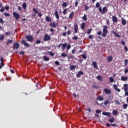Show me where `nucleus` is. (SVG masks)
<instances>
[{
    "mask_svg": "<svg viewBox=\"0 0 128 128\" xmlns=\"http://www.w3.org/2000/svg\"><path fill=\"white\" fill-rule=\"evenodd\" d=\"M78 38L77 36H74L73 38V40H77Z\"/></svg>",
    "mask_w": 128,
    "mask_h": 128,
    "instance_id": "13d9d810",
    "label": "nucleus"
},
{
    "mask_svg": "<svg viewBox=\"0 0 128 128\" xmlns=\"http://www.w3.org/2000/svg\"><path fill=\"white\" fill-rule=\"evenodd\" d=\"M92 66H94V68H96V70H98V64H96V62H92Z\"/></svg>",
    "mask_w": 128,
    "mask_h": 128,
    "instance_id": "1a4fd4ad",
    "label": "nucleus"
},
{
    "mask_svg": "<svg viewBox=\"0 0 128 128\" xmlns=\"http://www.w3.org/2000/svg\"><path fill=\"white\" fill-rule=\"evenodd\" d=\"M4 11V7H2L0 10V12H3Z\"/></svg>",
    "mask_w": 128,
    "mask_h": 128,
    "instance_id": "5fc2aeb1",
    "label": "nucleus"
},
{
    "mask_svg": "<svg viewBox=\"0 0 128 128\" xmlns=\"http://www.w3.org/2000/svg\"><path fill=\"white\" fill-rule=\"evenodd\" d=\"M124 50L126 52H128V47L124 46Z\"/></svg>",
    "mask_w": 128,
    "mask_h": 128,
    "instance_id": "e2e57ef3",
    "label": "nucleus"
},
{
    "mask_svg": "<svg viewBox=\"0 0 128 128\" xmlns=\"http://www.w3.org/2000/svg\"><path fill=\"white\" fill-rule=\"evenodd\" d=\"M112 34H114V36H116L117 38H120V34H118L116 33V32L112 31Z\"/></svg>",
    "mask_w": 128,
    "mask_h": 128,
    "instance_id": "aec40b11",
    "label": "nucleus"
},
{
    "mask_svg": "<svg viewBox=\"0 0 128 128\" xmlns=\"http://www.w3.org/2000/svg\"><path fill=\"white\" fill-rule=\"evenodd\" d=\"M4 40V35L1 34L0 36V40Z\"/></svg>",
    "mask_w": 128,
    "mask_h": 128,
    "instance_id": "cd10ccee",
    "label": "nucleus"
},
{
    "mask_svg": "<svg viewBox=\"0 0 128 128\" xmlns=\"http://www.w3.org/2000/svg\"><path fill=\"white\" fill-rule=\"evenodd\" d=\"M71 48H72V46H70V44L66 46L67 50H70Z\"/></svg>",
    "mask_w": 128,
    "mask_h": 128,
    "instance_id": "ea45409f",
    "label": "nucleus"
},
{
    "mask_svg": "<svg viewBox=\"0 0 128 128\" xmlns=\"http://www.w3.org/2000/svg\"><path fill=\"white\" fill-rule=\"evenodd\" d=\"M112 114H114V116H116V114H118V110H114L112 111Z\"/></svg>",
    "mask_w": 128,
    "mask_h": 128,
    "instance_id": "72a5a7b5",
    "label": "nucleus"
},
{
    "mask_svg": "<svg viewBox=\"0 0 128 128\" xmlns=\"http://www.w3.org/2000/svg\"><path fill=\"white\" fill-rule=\"evenodd\" d=\"M108 120L110 122H114V118L112 117L111 118H110Z\"/></svg>",
    "mask_w": 128,
    "mask_h": 128,
    "instance_id": "c85d7f7f",
    "label": "nucleus"
},
{
    "mask_svg": "<svg viewBox=\"0 0 128 128\" xmlns=\"http://www.w3.org/2000/svg\"><path fill=\"white\" fill-rule=\"evenodd\" d=\"M112 20L114 22H118V18L116 16H112Z\"/></svg>",
    "mask_w": 128,
    "mask_h": 128,
    "instance_id": "9d476101",
    "label": "nucleus"
},
{
    "mask_svg": "<svg viewBox=\"0 0 128 128\" xmlns=\"http://www.w3.org/2000/svg\"><path fill=\"white\" fill-rule=\"evenodd\" d=\"M62 6H64V8H66L68 6V4H66V2H64L62 4Z\"/></svg>",
    "mask_w": 128,
    "mask_h": 128,
    "instance_id": "473e14b6",
    "label": "nucleus"
},
{
    "mask_svg": "<svg viewBox=\"0 0 128 128\" xmlns=\"http://www.w3.org/2000/svg\"><path fill=\"white\" fill-rule=\"evenodd\" d=\"M61 56H62V58H66V56H68V55L64 53H62L61 54Z\"/></svg>",
    "mask_w": 128,
    "mask_h": 128,
    "instance_id": "c9c22d12",
    "label": "nucleus"
},
{
    "mask_svg": "<svg viewBox=\"0 0 128 128\" xmlns=\"http://www.w3.org/2000/svg\"><path fill=\"white\" fill-rule=\"evenodd\" d=\"M110 82H114V78L112 77L110 78Z\"/></svg>",
    "mask_w": 128,
    "mask_h": 128,
    "instance_id": "09e8293b",
    "label": "nucleus"
},
{
    "mask_svg": "<svg viewBox=\"0 0 128 128\" xmlns=\"http://www.w3.org/2000/svg\"><path fill=\"white\" fill-rule=\"evenodd\" d=\"M12 40H9L7 42V45L8 46L10 44H12Z\"/></svg>",
    "mask_w": 128,
    "mask_h": 128,
    "instance_id": "7c9ffc66",
    "label": "nucleus"
},
{
    "mask_svg": "<svg viewBox=\"0 0 128 128\" xmlns=\"http://www.w3.org/2000/svg\"><path fill=\"white\" fill-rule=\"evenodd\" d=\"M104 92H105L106 94H112V90L108 88H104Z\"/></svg>",
    "mask_w": 128,
    "mask_h": 128,
    "instance_id": "0eeeda50",
    "label": "nucleus"
},
{
    "mask_svg": "<svg viewBox=\"0 0 128 128\" xmlns=\"http://www.w3.org/2000/svg\"><path fill=\"white\" fill-rule=\"evenodd\" d=\"M128 108V104H124L123 108L124 110H126V108Z\"/></svg>",
    "mask_w": 128,
    "mask_h": 128,
    "instance_id": "4c0bfd02",
    "label": "nucleus"
},
{
    "mask_svg": "<svg viewBox=\"0 0 128 128\" xmlns=\"http://www.w3.org/2000/svg\"><path fill=\"white\" fill-rule=\"evenodd\" d=\"M58 26V24H56V22H53V25H52L53 28H56V26Z\"/></svg>",
    "mask_w": 128,
    "mask_h": 128,
    "instance_id": "f704fd0d",
    "label": "nucleus"
},
{
    "mask_svg": "<svg viewBox=\"0 0 128 128\" xmlns=\"http://www.w3.org/2000/svg\"><path fill=\"white\" fill-rule=\"evenodd\" d=\"M125 96H128V92L127 91H125Z\"/></svg>",
    "mask_w": 128,
    "mask_h": 128,
    "instance_id": "774afa93",
    "label": "nucleus"
},
{
    "mask_svg": "<svg viewBox=\"0 0 128 128\" xmlns=\"http://www.w3.org/2000/svg\"><path fill=\"white\" fill-rule=\"evenodd\" d=\"M26 38L28 42H32L34 40V38H32V36H26Z\"/></svg>",
    "mask_w": 128,
    "mask_h": 128,
    "instance_id": "423d86ee",
    "label": "nucleus"
},
{
    "mask_svg": "<svg viewBox=\"0 0 128 128\" xmlns=\"http://www.w3.org/2000/svg\"><path fill=\"white\" fill-rule=\"evenodd\" d=\"M43 58L46 62H48V60H50V58L47 57L46 56H43Z\"/></svg>",
    "mask_w": 128,
    "mask_h": 128,
    "instance_id": "b1692460",
    "label": "nucleus"
},
{
    "mask_svg": "<svg viewBox=\"0 0 128 128\" xmlns=\"http://www.w3.org/2000/svg\"><path fill=\"white\" fill-rule=\"evenodd\" d=\"M100 3L99 2H97L96 4V8H100Z\"/></svg>",
    "mask_w": 128,
    "mask_h": 128,
    "instance_id": "3c124183",
    "label": "nucleus"
},
{
    "mask_svg": "<svg viewBox=\"0 0 128 128\" xmlns=\"http://www.w3.org/2000/svg\"><path fill=\"white\" fill-rule=\"evenodd\" d=\"M84 8H85V10L86 12H87L88 10H90V7L86 5L84 6Z\"/></svg>",
    "mask_w": 128,
    "mask_h": 128,
    "instance_id": "e433bc0d",
    "label": "nucleus"
},
{
    "mask_svg": "<svg viewBox=\"0 0 128 128\" xmlns=\"http://www.w3.org/2000/svg\"><path fill=\"white\" fill-rule=\"evenodd\" d=\"M84 74V72L82 71H79L78 74H76V78H80V76H82Z\"/></svg>",
    "mask_w": 128,
    "mask_h": 128,
    "instance_id": "ddd939ff",
    "label": "nucleus"
},
{
    "mask_svg": "<svg viewBox=\"0 0 128 128\" xmlns=\"http://www.w3.org/2000/svg\"><path fill=\"white\" fill-rule=\"evenodd\" d=\"M68 8L64 10L63 11V14H68V12H66Z\"/></svg>",
    "mask_w": 128,
    "mask_h": 128,
    "instance_id": "58836bf2",
    "label": "nucleus"
},
{
    "mask_svg": "<svg viewBox=\"0 0 128 128\" xmlns=\"http://www.w3.org/2000/svg\"><path fill=\"white\" fill-rule=\"evenodd\" d=\"M112 60V56H109L108 57V62H110Z\"/></svg>",
    "mask_w": 128,
    "mask_h": 128,
    "instance_id": "4be33fe9",
    "label": "nucleus"
},
{
    "mask_svg": "<svg viewBox=\"0 0 128 128\" xmlns=\"http://www.w3.org/2000/svg\"><path fill=\"white\" fill-rule=\"evenodd\" d=\"M76 66L72 65L70 66V70H76Z\"/></svg>",
    "mask_w": 128,
    "mask_h": 128,
    "instance_id": "a878e982",
    "label": "nucleus"
},
{
    "mask_svg": "<svg viewBox=\"0 0 128 128\" xmlns=\"http://www.w3.org/2000/svg\"><path fill=\"white\" fill-rule=\"evenodd\" d=\"M102 114H103V116H110V118H111L112 116H110V112H103L102 113Z\"/></svg>",
    "mask_w": 128,
    "mask_h": 128,
    "instance_id": "6e6552de",
    "label": "nucleus"
},
{
    "mask_svg": "<svg viewBox=\"0 0 128 128\" xmlns=\"http://www.w3.org/2000/svg\"><path fill=\"white\" fill-rule=\"evenodd\" d=\"M24 46H28V48H30V44H28L26 42L24 44Z\"/></svg>",
    "mask_w": 128,
    "mask_h": 128,
    "instance_id": "6e6d98bb",
    "label": "nucleus"
},
{
    "mask_svg": "<svg viewBox=\"0 0 128 128\" xmlns=\"http://www.w3.org/2000/svg\"><path fill=\"white\" fill-rule=\"evenodd\" d=\"M97 34H98V36L102 35V31L97 32Z\"/></svg>",
    "mask_w": 128,
    "mask_h": 128,
    "instance_id": "69168bd1",
    "label": "nucleus"
},
{
    "mask_svg": "<svg viewBox=\"0 0 128 128\" xmlns=\"http://www.w3.org/2000/svg\"><path fill=\"white\" fill-rule=\"evenodd\" d=\"M124 64L125 66H128V59H126L125 60Z\"/></svg>",
    "mask_w": 128,
    "mask_h": 128,
    "instance_id": "79ce46f5",
    "label": "nucleus"
},
{
    "mask_svg": "<svg viewBox=\"0 0 128 128\" xmlns=\"http://www.w3.org/2000/svg\"><path fill=\"white\" fill-rule=\"evenodd\" d=\"M82 58H84V60L86 59V56L84 54H82Z\"/></svg>",
    "mask_w": 128,
    "mask_h": 128,
    "instance_id": "a19ab883",
    "label": "nucleus"
},
{
    "mask_svg": "<svg viewBox=\"0 0 128 128\" xmlns=\"http://www.w3.org/2000/svg\"><path fill=\"white\" fill-rule=\"evenodd\" d=\"M96 78H97V80H100V82H102V80H103L102 79V76L98 75L96 76Z\"/></svg>",
    "mask_w": 128,
    "mask_h": 128,
    "instance_id": "dca6fc26",
    "label": "nucleus"
},
{
    "mask_svg": "<svg viewBox=\"0 0 128 128\" xmlns=\"http://www.w3.org/2000/svg\"><path fill=\"white\" fill-rule=\"evenodd\" d=\"M22 6L24 10H26V2H24Z\"/></svg>",
    "mask_w": 128,
    "mask_h": 128,
    "instance_id": "bb28decb",
    "label": "nucleus"
},
{
    "mask_svg": "<svg viewBox=\"0 0 128 128\" xmlns=\"http://www.w3.org/2000/svg\"><path fill=\"white\" fill-rule=\"evenodd\" d=\"M40 42H41L40 40H38L36 41V44H40Z\"/></svg>",
    "mask_w": 128,
    "mask_h": 128,
    "instance_id": "c03bdc74",
    "label": "nucleus"
},
{
    "mask_svg": "<svg viewBox=\"0 0 128 128\" xmlns=\"http://www.w3.org/2000/svg\"><path fill=\"white\" fill-rule=\"evenodd\" d=\"M55 64L57 66H60V62H58V61H56Z\"/></svg>",
    "mask_w": 128,
    "mask_h": 128,
    "instance_id": "338daca9",
    "label": "nucleus"
},
{
    "mask_svg": "<svg viewBox=\"0 0 128 128\" xmlns=\"http://www.w3.org/2000/svg\"><path fill=\"white\" fill-rule=\"evenodd\" d=\"M121 44L122 46H124V44H126V42H124V40H122L121 41Z\"/></svg>",
    "mask_w": 128,
    "mask_h": 128,
    "instance_id": "603ef678",
    "label": "nucleus"
},
{
    "mask_svg": "<svg viewBox=\"0 0 128 128\" xmlns=\"http://www.w3.org/2000/svg\"><path fill=\"white\" fill-rule=\"evenodd\" d=\"M51 38H50V36L48 35V34H45L44 40V42H48V40H50Z\"/></svg>",
    "mask_w": 128,
    "mask_h": 128,
    "instance_id": "7ed1b4c3",
    "label": "nucleus"
},
{
    "mask_svg": "<svg viewBox=\"0 0 128 128\" xmlns=\"http://www.w3.org/2000/svg\"><path fill=\"white\" fill-rule=\"evenodd\" d=\"M4 15L6 16H10V14L7 13V12L4 13Z\"/></svg>",
    "mask_w": 128,
    "mask_h": 128,
    "instance_id": "8fccbe9b",
    "label": "nucleus"
},
{
    "mask_svg": "<svg viewBox=\"0 0 128 128\" xmlns=\"http://www.w3.org/2000/svg\"><path fill=\"white\" fill-rule=\"evenodd\" d=\"M19 54H22V56H24V51L20 52Z\"/></svg>",
    "mask_w": 128,
    "mask_h": 128,
    "instance_id": "052dcab7",
    "label": "nucleus"
},
{
    "mask_svg": "<svg viewBox=\"0 0 128 128\" xmlns=\"http://www.w3.org/2000/svg\"><path fill=\"white\" fill-rule=\"evenodd\" d=\"M106 22L108 26H110V20L108 19L106 20Z\"/></svg>",
    "mask_w": 128,
    "mask_h": 128,
    "instance_id": "864d4df0",
    "label": "nucleus"
},
{
    "mask_svg": "<svg viewBox=\"0 0 128 128\" xmlns=\"http://www.w3.org/2000/svg\"><path fill=\"white\" fill-rule=\"evenodd\" d=\"M33 12H34L35 14H38V10H36V8H33Z\"/></svg>",
    "mask_w": 128,
    "mask_h": 128,
    "instance_id": "a18cd8bd",
    "label": "nucleus"
},
{
    "mask_svg": "<svg viewBox=\"0 0 128 128\" xmlns=\"http://www.w3.org/2000/svg\"><path fill=\"white\" fill-rule=\"evenodd\" d=\"M85 26H86V23L83 22L81 24L80 28L82 30H84Z\"/></svg>",
    "mask_w": 128,
    "mask_h": 128,
    "instance_id": "5701e85b",
    "label": "nucleus"
},
{
    "mask_svg": "<svg viewBox=\"0 0 128 128\" xmlns=\"http://www.w3.org/2000/svg\"><path fill=\"white\" fill-rule=\"evenodd\" d=\"M13 16H14L16 20H20V14L16 13V12H14Z\"/></svg>",
    "mask_w": 128,
    "mask_h": 128,
    "instance_id": "20e7f679",
    "label": "nucleus"
},
{
    "mask_svg": "<svg viewBox=\"0 0 128 128\" xmlns=\"http://www.w3.org/2000/svg\"><path fill=\"white\" fill-rule=\"evenodd\" d=\"M55 16L57 20H60V16H58V10L55 11Z\"/></svg>",
    "mask_w": 128,
    "mask_h": 128,
    "instance_id": "2eb2a0df",
    "label": "nucleus"
},
{
    "mask_svg": "<svg viewBox=\"0 0 128 128\" xmlns=\"http://www.w3.org/2000/svg\"><path fill=\"white\" fill-rule=\"evenodd\" d=\"M82 20H86L87 18H86V14L82 17Z\"/></svg>",
    "mask_w": 128,
    "mask_h": 128,
    "instance_id": "37998d69",
    "label": "nucleus"
},
{
    "mask_svg": "<svg viewBox=\"0 0 128 128\" xmlns=\"http://www.w3.org/2000/svg\"><path fill=\"white\" fill-rule=\"evenodd\" d=\"M113 86L116 90H118V86H116V84H114Z\"/></svg>",
    "mask_w": 128,
    "mask_h": 128,
    "instance_id": "4d7b16f0",
    "label": "nucleus"
},
{
    "mask_svg": "<svg viewBox=\"0 0 128 128\" xmlns=\"http://www.w3.org/2000/svg\"><path fill=\"white\" fill-rule=\"evenodd\" d=\"M70 34H72V30H68L67 32V34L68 36H70Z\"/></svg>",
    "mask_w": 128,
    "mask_h": 128,
    "instance_id": "de8ad7c7",
    "label": "nucleus"
},
{
    "mask_svg": "<svg viewBox=\"0 0 128 128\" xmlns=\"http://www.w3.org/2000/svg\"><path fill=\"white\" fill-rule=\"evenodd\" d=\"M128 76H122L121 77V80H122V82H126V80H128Z\"/></svg>",
    "mask_w": 128,
    "mask_h": 128,
    "instance_id": "4468645a",
    "label": "nucleus"
},
{
    "mask_svg": "<svg viewBox=\"0 0 128 128\" xmlns=\"http://www.w3.org/2000/svg\"><path fill=\"white\" fill-rule=\"evenodd\" d=\"M108 34V26H104L103 28V33L102 34V36L104 38Z\"/></svg>",
    "mask_w": 128,
    "mask_h": 128,
    "instance_id": "f03ea898",
    "label": "nucleus"
},
{
    "mask_svg": "<svg viewBox=\"0 0 128 128\" xmlns=\"http://www.w3.org/2000/svg\"><path fill=\"white\" fill-rule=\"evenodd\" d=\"M0 22L1 24H4V20H2V18H0Z\"/></svg>",
    "mask_w": 128,
    "mask_h": 128,
    "instance_id": "0e129e2a",
    "label": "nucleus"
},
{
    "mask_svg": "<svg viewBox=\"0 0 128 128\" xmlns=\"http://www.w3.org/2000/svg\"><path fill=\"white\" fill-rule=\"evenodd\" d=\"M122 26H126V20L122 18Z\"/></svg>",
    "mask_w": 128,
    "mask_h": 128,
    "instance_id": "393cba45",
    "label": "nucleus"
},
{
    "mask_svg": "<svg viewBox=\"0 0 128 128\" xmlns=\"http://www.w3.org/2000/svg\"><path fill=\"white\" fill-rule=\"evenodd\" d=\"M124 92H126L128 90V84H124Z\"/></svg>",
    "mask_w": 128,
    "mask_h": 128,
    "instance_id": "6ab92c4d",
    "label": "nucleus"
},
{
    "mask_svg": "<svg viewBox=\"0 0 128 128\" xmlns=\"http://www.w3.org/2000/svg\"><path fill=\"white\" fill-rule=\"evenodd\" d=\"M96 100H100V101H102L104 100V98H102V96H97V98H96Z\"/></svg>",
    "mask_w": 128,
    "mask_h": 128,
    "instance_id": "f8f14e48",
    "label": "nucleus"
},
{
    "mask_svg": "<svg viewBox=\"0 0 128 128\" xmlns=\"http://www.w3.org/2000/svg\"><path fill=\"white\" fill-rule=\"evenodd\" d=\"M47 54H50V56H54V54L52 52L49 51L46 52Z\"/></svg>",
    "mask_w": 128,
    "mask_h": 128,
    "instance_id": "f3484780",
    "label": "nucleus"
},
{
    "mask_svg": "<svg viewBox=\"0 0 128 128\" xmlns=\"http://www.w3.org/2000/svg\"><path fill=\"white\" fill-rule=\"evenodd\" d=\"M101 112H102V110H96V114H100Z\"/></svg>",
    "mask_w": 128,
    "mask_h": 128,
    "instance_id": "49530a36",
    "label": "nucleus"
},
{
    "mask_svg": "<svg viewBox=\"0 0 128 128\" xmlns=\"http://www.w3.org/2000/svg\"><path fill=\"white\" fill-rule=\"evenodd\" d=\"M100 14H106L108 12V8H106V6L103 7L102 9V6H100L98 10Z\"/></svg>",
    "mask_w": 128,
    "mask_h": 128,
    "instance_id": "f257e3e1",
    "label": "nucleus"
},
{
    "mask_svg": "<svg viewBox=\"0 0 128 128\" xmlns=\"http://www.w3.org/2000/svg\"><path fill=\"white\" fill-rule=\"evenodd\" d=\"M110 126L112 125L108 123L106 124V126H107L108 128H110Z\"/></svg>",
    "mask_w": 128,
    "mask_h": 128,
    "instance_id": "680f3d73",
    "label": "nucleus"
},
{
    "mask_svg": "<svg viewBox=\"0 0 128 128\" xmlns=\"http://www.w3.org/2000/svg\"><path fill=\"white\" fill-rule=\"evenodd\" d=\"M74 34H78V24H74Z\"/></svg>",
    "mask_w": 128,
    "mask_h": 128,
    "instance_id": "39448f33",
    "label": "nucleus"
},
{
    "mask_svg": "<svg viewBox=\"0 0 128 128\" xmlns=\"http://www.w3.org/2000/svg\"><path fill=\"white\" fill-rule=\"evenodd\" d=\"M108 104H110V100H106L104 102V104H105V106H108Z\"/></svg>",
    "mask_w": 128,
    "mask_h": 128,
    "instance_id": "c756f323",
    "label": "nucleus"
},
{
    "mask_svg": "<svg viewBox=\"0 0 128 128\" xmlns=\"http://www.w3.org/2000/svg\"><path fill=\"white\" fill-rule=\"evenodd\" d=\"M66 42L64 43L62 45V50H66Z\"/></svg>",
    "mask_w": 128,
    "mask_h": 128,
    "instance_id": "a211bd4d",
    "label": "nucleus"
},
{
    "mask_svg": "<svg viewBox=\"0 0 128 128\" xmlns=\"http://www.w3.org/2000/svg\"><path fill=\"white\" fill-rule=\"evenodd\" d=\"M74 12H72L71 13H70L69 15V18H70V20H72V16H74Z\"/></svg>",
    "mask_w": 128,
    "mask_h": 128,
    "instance_id": "412c9836",
    "label": "nucleus"
},
{
    "mask_svg": "<svg viewBox=\"0 0 128 128\" xmlns=\"http://www.w3.org/2000/svg\"><path fill=\"white\" fill-rule=\"evenodd\" d=\"M18 48H20V44H18V43L15 42L14 43V48H16V50H18Z\"/></svg>",
    "mask_w": 128,
    "mask_h": 128,
    "instance_id": "9b49d317",
    "label": "nucleus"
},
{
    "mask_svg": "<svg viewBox=\"0 0 128 128\" xmlns=\"http://www.w3.org/2000/svg\"><path fill=\"white\" fill-rule=\"evenodd\" d=\"M46 22H52V19L49 16H46Z\"/></svg>",
    "mask_w": 128,
    "mask_h": 128,
    "instance_id": "2f4dec72",
    "label": "nucleus"
},
{
    "mask_svg": "<svg viewBox=\"0 0 128 128\" xmlns=\"http://www.w3.org/2000/svg\"><path fill=\"white\" fill-rule=\"evenodd\" d=\"M90 32H92V30L90 29L88 30L87 34H90Z\"/></svg>",
    "mask_w": 128,
    "mask_h": 128,
    "instance_id": "bf43d9fd",
    "label": "nucleus"
}]
</instances>
